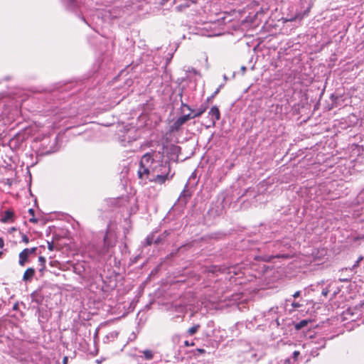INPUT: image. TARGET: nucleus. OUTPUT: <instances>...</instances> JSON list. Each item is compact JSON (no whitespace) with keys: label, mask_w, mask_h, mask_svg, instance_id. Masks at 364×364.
Wrapping results in <instances>:
<instances>
[{"label":"nucleus","mask_w":364,"mask_h":364,"mask_svg":"<svg viewBox=\"0 0 364 364\" xmlns=\"http://www.w3.org/2000/svg\"><path fill=\"white\" fill-rule=\"evenodd\" d=\"M152 243H154V234H151V235L147 236V237L145 240L146 245H151Z\"/></svg>","instance_id":"obj_19"},{"label":"nucleus","mask_w":364,"mask_h":364,"mask_svg":"<svg viewBox=\"0 0 364 364\" xmlns=\"http://www.w3.org/2000/svg\"><path fill=\"white\" fill-rule=\"evenodd\" d=\"M164 240V237L160 235L157 237H154V244L159 245Z\"/></svg>","instance_id":"obj_24"},{"label":"nucleus","mask_w":364,"mask_h":364,"mask_svg":"<svg viewBox=\"0 0 364 364\" xmlns=\"http://www.w3.org/2000/svg\"><path fill=\"white\" fill-rule=\"evenodd\" d=\"M104 243H105V245L107 246V247H109V246L112 245L109 244V242H108L107 235H105V237H104Z\"/></svg>","instance_id":"obj_36"},{"label":"nucleus","mask_w":364,"mask_h":364,"mask_svg":"<svg viewBox=\"0 0 364 364\" xmlns=\"http://www.w3.org/2000/svg\"><path fill=\"white\" fill-rule=\"evenodd\" d=\"M363 257L362 256L359 257L356 262H358L359 263L363 260Z\"/></svg>","instance_id":"obj_46"},{"label":"nucleus","mask_w":364,"mask_h":364,"mask_svg":"<svg viewBox=\"0 0 364 364\" xmlns=\"http://www.w3.org/2000/svg\"><path fill=\"white\" fill-rule=\"evenodd\" d=\"M38 262H39L41 266L46 265V258L44 257L40 256L38 257Z\"/></svg>","instance_id":"obj_29"},{"label":"nucleus","mask_w":364,"mask_h":364,"mask_svg":"<svg viewBox=\"0 0 364 364\" xmlns=\"http://www.w3.org/2000/svg\"><path fill=\"white\" fill-rule=\"evenodd\" d=\"M32 301L36 302L37 304H41L43 301V297L41 296H38L37 293H33L31 294Z\"/></svg>","instance_id":"obj_16"},{"label":"nucleus","mask_w":364,"mask_h":364,"mask_svg":"<svg viewBox=\"0 0 364 364\" xmlns=\"http://www.w3.org/2000/svg\"><path fill=\"white\" fill-rule=\"evenodd\" d=\"M26 250L28 251V253L31 255H35L36 254V251L38 250L37 247H32V248H26Z\"/></svg>","instance_id":"obj_28"},{"label":"nucleus","mask_w":364,"mask_h":364,"mask_svg":"<svg viewBox=\"0 0 364 364\" xmlns=\"http://www.w3.org/2000/svg\"><path fill=\"white\" fill-rule=\"evenodd\" d=\"M48 248L49 250H54V245L53 242H48Z\"/></svg>","instance_id":"obj_33"},{"label":"nucleus","mask_w":364,"mask_h":364,"mask_svg":"<svg viewBox=\"0 0 364 364\" xmlns=\"http://www.w3.org/2000/svg\"><path fill=\"white\" fill-rule=\"evenodd\" d=\"M45 267H46V266H45V265H43V266H41V268H40L39 271H40V272H43V271L44 270Z\"/></svg>","instance_id":"obj_47"},{"label":"nucleus","mask_w":364,"mask_h":364,"mask_svg":"<svg viewBox=\"0 0 364 364\" xmlns=\"http://www.w3.org/2000/svg\"><path fill=\"white\" fill-rule=\"evenodd\" d=\"M2 255H3V252H0V258L1 257Z\"/></svg>","instance_id":"obj_49"},{"label":"nucleus","mask_w":364,"mask_h":364,"mask_svg":"<svg viewBox=\"0 0 364 364\" xmlns=\"http://www.w3.org/2000/svg\"><path fill=\"white\" fill-rule=\"evenodd\" d=\"M275 323H276V324H277V326H280V322H279V318H277V319L275 320Z\"/></svg>","instance_id":"obj_45"},{"label":"nucleus","mask_w":364,"mask_h":364,"mask_svg":"<svg viewBox=\"0 0 364 364\" xmlns=\"http://www.w3.org/2000/svg\"><path fill=\"white\" fill-rule=\"evenodd\" d=\"M273 247L280 249V247L283 245L285 246L286 245L284 244L283 241H281L279 239L277 240L275 242H273Z\"/></svg>","instance_id":"obj_22"},{"label":"nucleus","mask_w":364,"mask_h":364,"mask_svg":"<svg viewBox=\"0 0 364 364\" xmlns=\"http://www.w3.org/2000/svg\"><path fill=\"white\" fill-rule=\"evenodd\" d=\"M357 200H358V203H362V204H363L362 210L363 211V214H364V189L363 191H361L360 193L358 195Z\"/></svg>","instance_id":"obj_17"},{"label":"nucleus","mask_w":364,"mask_h":364,"mask_svg":"<svg viewBox=\"0 0 364 364\" xmlns=\"http://www.w3.org/2000/svg\"><path fill=\"white\" fill-rule=\"evenodd\" d=\"M200 326V324H195L193 326L189 328L187 331V333L188 336H193L197 333V331L199 330Z\"/></svg>","instance_id":"obj_14"},{"label":"nucleus","mask_w":364,"mask_h":364,"mask_svg":"<svg viewBox=\"0 0 364 364\" xmlns=\"http://www.w3.org/2000/svg\"><path fill=\"white\" fill-rule=\"evenodd\" d=\"M28 213L32 215V216H34V214H35V210L33 209V208H30L28 210Z\"/></svg>","instance_id":"obj_41"},{"label":"nucleus","mask_w":364,"mask_h":364,"mask_svg":"<svg viewBox=\"0 0 364 364\" xmlns=\"http://www.w3.org/2000/svg\"><path fill=\"white\" fill-rule=\"evenodd\" d=\"M208 108V105L207 104H205V105H202L200 108L193 113V117H200V115H202L207 109Z\"/></svg>","instance_id":"obj_11"},{"label":"nucleus","mask_w":364,"mask_h":364,"mask_svg":"<svg viewBox=\"0 0 364 364\" xmlns=\"http://www.w3.org/2000/svg\"><path fill=\"white\" fill-rule=\"evenodd\" d=\"M224 79H225V80H226V79H227L226 75H224Z\"/></svg>","instance_id":"obj_51"},{"label":"nucleus","mask_w":364,"mask_h":364,"mask_svg":"<svg viewBox=\"0 0 364 364\" xmlns=\"http://www.w3.org/2000/svg\"><path fill=\"white\" fill-rule=\"evenodd\" d=\"M221 85L212 94L211 96L208 97L207 99V102L211 101L219 92Z\"/></svg>","instance_id":"obj_23"},{"label":"nucleus","mask_w":364,"mask_h":364,"mask_svg":"<svg viewBox=\"0 0 364 364\" xmlns=\"http://www.w3.org/2000/svg\"><path fill=\"white\" fill-rule=\"evenodd\" d=\"M182 117H183V119H185L186 122H188V120L196 117H193V114H192V113L183 114V115H182Z\"/></svg>","instance_id":"obj_25"},{"label":"nucleus","mask_w":364,"mask_h":364,"mask_svg":"<svg viewBox=\"0 0 364 364\" xmlns=\"http://www.w3.org/2000/svg\"><path fill=\"white\" fill-rule=\"evenodd\" d=\"M185 344H186V346H188V341H186V342H185Z\"/></svg>","instance_id":"obj_50"},{"label":"nucleus","mask_w":364,"mask_h":364,"mask_svg":"<svg viewBox=\"0 0 364 364\" xmlns=\"http://www.w3.org/2000/svg\"><path fill=\"white\" fill-rule=\"evenodd\" d=\"M196 173H193L192 175L189 177L188 181L184 187V189L181 193V194L178 198L177 203H175V205H178L181 207L186 206V203H188V200L190 199V198L191 196V193L188 190V184L192 179H196Z\"/></svg>","instance_id":"obj_2"},{"label":"nucleus","mask_w":364,"mask_h":364,"mask_svg":"<svg viewBox=\"0 0 364 364\" xmlns=\"http://www.w3.org/2000/svg\"><path fill=\"white\" fill-rule=\"evenodd\" d=\"M302 4H306V8H304V10H301L300 11H299L297 13L296 18H299V19H302L304 17L307 16L311 10V6H312V4H311L310 0H303Z\"/></svg>","instance_id":"obj_4"},{"label":"nucleus","mask_w":364,"mask_h":364,"mask_svg":"<svg viewBox=\"0 0 364 364\" xmlns=\"http://www.w3.org/2000/svg\"><path fill=\"white\" fill-rule=\"evenodd\" d=\"M291 306H292L294 308L296 309V308L300 307V306H301V304H299V303H297V302H292Z\"/></svg>","instance_id":"obj_37"},{"label":"nucleus","mask_w":364,"mask_h":364,"mask_svg":"<svg viewBox=\"0 0 364 364\" xmlns=\"http://www.w3.org/2000/svg\"><path fill=\"white\" fill-rule=\"evenodd\" d=\"M301 295V291H296L294 294H293V297L294 298H297L299 296H300Z\"/></svg>","instance_id":"obj_39"},{"label":"nucleus","mask_w":364,"mask_h":364,"mask_svg":"<svg viewBox=\"0 0 364 364\" xmlns=\"http://www.w3.org/2000/svg\"><path fill=\"white\" fill-rule=\"evenodd\" d=\"M309 321V320L303 319L295 324V328L296 330H301L305 326H306Z\"/></svg>","instance_id":"obj_13"},{"label":"nucleus","mask_w":364,"mask_h":364,"mask_svg":"<svg viewBox=\"0 0 364 364\" xmlns=\"http://www.w3.org/2000/svg\"><path fill=\"white\" fill-rule=\"evenodd\" d=\"M29 221L32 223H36L38 222V219H36L34 216L29 219Z\"/></svg>","instance_id":"obj_38"},{"label":"nucleus","mask_w":364,"mask_h":364,"mask_svg":"<svg viewBox=\"0 0 364 364\" xmlns=\"http://www.w3.org/2000/svg\"><path fill=\"white\" fill-rule=\"evenodd\" d=\"M186 122L183 119L182 116L179 117L171 126H170V131L173 132H178L181 129V127L186 123Z\"/></svg>","instance_id":"obj_6"},{"label":"nucleus","mask_w":364,"mask_h":364,"mask_svg":"<svg viewBox=\"0 0 364 364\" xmlns=\"http://www.w3.org/2000/svg\"><path fill=\"white\" fill-rule=\"evenodd\" d=\"M35 272L36 271L34 268H28L23 275V281L25 282H30L33 278Z\"/></svg>","instance_id":"obj_8"},{"label":"nucleus","mask_w":364,"mask_h":364,"mask_svg":"<svg viewBox=\"0 0 364 364\" xmlns=\"http://www.w3.org/2000/svg\"><path fill=\"white\" fill-rule=\"evenodd\" d=\"M68 358L67 356H65L63 359V364H68Z\"/></svg>","instance_id":"obj_43"},{"label":"nucleus","mask_w":364,"mask_h":364,"mask_svg":"<svg viewBox=\"0 0 364 364\" xmlns=\"http://www.w3.org/2000/svg\"><path fill=\"white\" fill-rule=\"evenodd\" d=\"M170 172L168 161L154 160L151 153H146L140 160L137 174L140 179H149V181L163 184L173 178L174 173L170 175Z\"/></svg>","instance_id":"obj_1"},{"label":"nucleus","mask_w":364,"mask_h":364,"mask_svg":"<svg viewBox=\"0 0 364 364\" xmlns=\"http://www.w3.org/2000/svg\"><path fill=\"white\" fill-rule=\"evenodd\" d=\"M359 264L360 263L358 262H355V264L351 267H349V268L346 267V268L342 269H341V272L342 273H343L345 272H349L350 273V274L349 275L348 277L340 278L339 281L341 282H350L353 275L357 272L355 269L357 268V267H358Z\"/></svg>","instance_id":"obj_3"},{"label":"nucleus","mask_w":364,"mask_h":364,"mask_svg":"<svg viewBox=\"0 0 364 364\" xmlns=\"http://www.w3.org/2000/svg\"><path fill=\"white\" fill-rule=\"evenodd\" d=\"M29 256H30V255L28 253V251L26 250V249L23 250L19 253V261H18L19 265L21 267H23L26 264V263L28 262V259Z\"/></svg>","instance_id":"obj_10"},{"label":"nucleus","mask_w":364,"mask_h":364,"mask_svg":"<svg viewBox=\"0 0 364 364\" xmlns=\"http://www.w3.org/2000/svg\"><path fill=\"white\" fill-rule=\"evenodd\" d=\"M181 108H182V112H184V108H186L188 110L191 111V112H194V111L191 109V107L188 105L187 104L184 103L182 102L181 103Z\"/></svg>","instance_id":"obj_26"},{"label":"nucleus","mask_w":364,"mask_h":364,"mask_svg":"<svg viewBox=\"0 0 364 364\" xmlns=\"http://www.w3.org/2000/svg\"><path fill=\"white\" fill-rule=\"evenodd\" d=\"M196 0H181L178 5L176 6V9L178 11H183L185 9L189 7L191 4L195 3Z\"/></svg>","instance_id":"obj_7"},{"label":"nucleus","mask_w":364,"mask_h":364,"mask_svg":"<svg viewBox=\"0 0 364 364\" xmlns=\"http://www.w3.org/2000/svg\"><path fill=\"white\" fill-rule=\"evenodd\" d=\"M171 149L173 153L178 154L181 151V147L173 145L171 146Z\"/></svg>","instance_id":"obj_27"},{"label":"nucleus","mask_w":364,"mask_h":364,"mask_svg":"<svg viewBox=\"0 0 364 364\" xmlns=\"http://www.w3.org/2000/svg\"><path fill=\"white\" fill-rule=\"evenodd\" d=\"M142 353L146 360H151L154 357L153 352L150 350H145Z\"/></svg>","instance_id":"obj_18"},{"label":"nucleus","mask_w":364,"mask_h":364,"mask_svg":"<svg viewBox=\"0 0 364 364\" xmlns=\"http://www.w3.org/2000/svg\"><path fill=\"white\" fill-rule=\"evenodd\" d=\"M325 346H326V341L324 340V338H321L320 342L318 343V345L317 346H315L314 348H313L312 351L314 349H316V350L322 349V348H325Z\"/></svg>","instance_id":"obj_20"},{"label":"nucleus","mask_w":364,"mask_h":364,"mask_svg":"<svg viewBox=\"0 0 364 364\" xmlns=\"http://www.w3.org/2000/svg\"><path fill=\"white\" fill-rule=\"evenodd\" d=\"M328 292H329V289H328V287H326L322 289L321 294L324 296H327Z\"/></svg>","instance_id":"obj_30"},{"label":"nucleus","mask_w":364,"mask_h":364,"mask_svg":"<svg viewBox=\"0 0 364 364\" xmlns=\"http://www.w3.org/2000/svg\"><path fill=\"white\" fill-rule=\"evenodd\" d=\"M169 232L167 231V230H165L162 234L161 235L164 237V238L165 239L168 235Z\"/></svg>","instance_id":"obj_42"},{"label":"nucleus","mask_w":364,"mask_h":364,"mask_svg":"<svg viewBox=\"0 0 364 364\" xmlns=\"http://www.w3.org/2000/svg\"><path fill=\"white\" fill-rule=\"evenodd\" d=\"M4 246V241L2 237H0V248H3Z\"/></svg>","instance_id":"obj_40"},{"label":"nucleus","mask_w":364,"mask_h":364,"mask_svg":"<svg viewBox=\"0 0 364 364\" xmlns=\"http://www.w3.org/2000/svg\"><path fill=\"white\" fill-rule=\"evenodd\" d=\"M131 132H128L126 134L123 135V139H122V141H127V142H132V141H134L136 139V136H131L130 134Z\"/></svg>","instance_id":"obj_15"},{"label":"nucleus","mask_w":364,"mask_h":364,"mask_svg":"<svg viewBox=\"0 0 364 364\" xmlns=\"http://www.w3.org/2000/svg\"><path fill=\"white\" fill-rule=\"evenodd\" d=\"M63 4L66 5V6L69 9H74L77 6L76 0H62Z\"/></svg>","instance_id":"obj_12"},{"label":"nucleus","mask_w":364,"mask_h":364,"mask_svg":"<svg viewBox=\"0 0 364 364\" xmlns=\"http://www.w3.org/2000/svg\"><path fill=\"white\" fill-rule=\"evenodd\" d=\"M348 272L349 273V274H348V277H346V275H344V277H343V278H345V277H349V275L350 274V273L349 272Z\"/></svg>","instance_id":"obj_48"},{"label":"nucleus","mask_w":364,"mask_h":364,"mask_svg":"<svg viewBox=\"0 0 364 364\" xmlns=\"http://www.w3.org/2000/svg\"><path fill=\"white\" fill-rule=\"evenodd\" d=\"M242 73L244 74L247 70V68L245 66H242L240 68Z\"/></svg>","instance_id":"obj_44"},{"label":"nucleus","mask_w":364,"mask_h":364,"mask_svg":"<svg viewBox=\"0 0 364 364\" xmlns=\"http://www.w3.org/2000/svg\"><path fill=\"white\" fill-rule=\"evenodd\" d=\"M22 242H25L26 244L28 243L29 239L27 235L24 234L22 235Z\"/></svg>","instance_id":"obj_31"},{"label":"nucleus","mask_w":364,"mask_h":364,"mask_svg":"<svg viewBox=\"0 0 364 364\" xmlns=\"http://www.w3.org/2000/svg\"><path fill=\"white\" fill-rule=\"evenodd\" d=\"M300 355V353L299 351H297V350H295L294 353H293V359L294 360H297V358L299 357V355Z\"/></svg>","instance_id":"obj_32"},{"label":"nucleus","mask_w":364,"mask_h":364,"mask_svg":"<svg viewBox=\"0 0 364 364\" xmlns=\"http://www.w3.org/2000/svg\"><path fill=\"white\" fill-rule=\"evenodd\" d=\"M196 352H197V353H196V355H198V354H203V353H205V350L204 349H203V348H198V349L196 350Z\"/></svg>","instance_id":"obj_34"},{"label":"nucleus","mask_w":364,"mask_h":364,"mask_svg":"<svg viewBox=\"0 0 364 364\" xmlns=\"http://www.w3.org/2000/svg\"><path fill=\"white\" fill-rule=\"evenodd\" d=\"M59 264L58 262V261H50V265L52 266V267H58Z\"/></svg>","instance_id":"obj_35"},{"label":"nucleus","mask_w":364,"mask_h":364,"mask_svg":"<svg viewBox=\"0 0 364 364\" xmlns=\"http://www.w3.org/2000/svg\"><path fill=\"white\" fill-rule=\"evenodd\" d=\"M208 115L210 117L213 126H215V122L220 118V112L218 107L217 106L212 107L208 112Z\"/></svg>","instance_id":"obj_5"},{"label":"nucleus","mask_w":364,"mask_h":364,"mask_svg":"<svg viewBox=\"0 0 364 364\" xmlns=\"http://www.w3.org/2000/svg\"><path fill=\"white\" fill-rule=\"evenodd\" d=\"M41 318L47 320V311H41L38 309V319L41 321Z\"/></svg>","instance_id":"obj_21"},{"label":"nucleus","mask_w":364,"mask_h":364,"mask_svg":"<svg viewBox=\"0 0 364 364\" xmlns=\"http://www.w3.org/2000/svg\"><path fill=\"white\" fill-rule=\"evenodd\" d=\"M14 211L11 210H7L4 213L1 220L4 223H7L12 222L14 220Z\"/></svg>","instance_id":"obj_9"}]
</instances>
